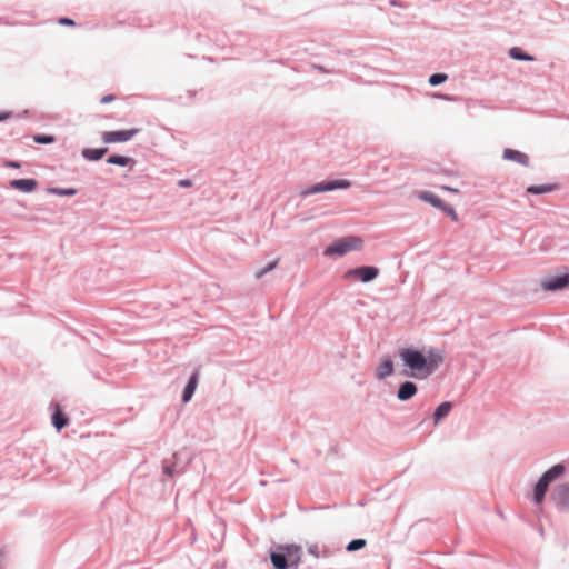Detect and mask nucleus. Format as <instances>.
Segmentation results:
<instances>
[{
  "label": "nucleus",
  "instance_id": "21",
  "mask_svg": "<svg viewBox=\"0 0 569 569\" xmlns=\"http://www.w3.org/2000/svg\"><path fill=\"white\" fill-rule=\"evenodd\" d=\"M52 425L57 428V430H61L68 425V419L62 415L60 410H57L52 415Z\"/></svg>",
  "mask_w": 569,
  "mask_h": 569
},
{
  "label": "nucleus",
  "instance_id": "22",
  "mask_svg": "<svg viewBox=\"0 0 569 569\" xmlns=\"http://www.w3.org/2000/svg\"><path fill=\"white\" fill-rule=\"evenodd\" d=\"M47 192L56 196L71 197L77 194L78 191L74 188H49Z\"/></svg>",
  "mask_w": 569,
  "mask_h": 569
},
{
  "label": "nucleus",
  "instance_id": "25",
  "mask_svg": "<svg viewBox=\"0 0 569 569\" xmlns=\"http://www.w3.org/2000/svg\"><path fill=\"white\" fill-rule=\"evenodd\" d=\"M448 79V76L445 73H433L429 77V83L432 87L439 86L443 83Z\"/></svg>",
  "mask_w": 569,
  "mask_h": 569
},
{
  "label": "nucleus",
  "instance_id": "16",
  "mask_svg": "<svg viewBox=\"0 0 569 569\" xmlns=\"http://www.w3.org/2000/svg\"><path fill=\"white\" fill-rule=\"evenodd\" d=\"M419 199H421L425 202L430 203L431 206H433L438 209H442V207L445 204V202L440 198H438L435 193L429 192V191L421 192L419 194Z\"/></svg>",
  "mask_w": 569,
  "mask_h": 569
},
{
  "label": "nucleus",
  "instance_id": "11",
  "mask_svg": "<svg viewBox=\"0 0 569 569\" xmlns=\"http://www.w3.org/2000/svg\"><path fill=\"white\" fill-rule=\"evenodd\" d=\"M393 370L395 368L392 360L390 358H385L376 368V378L379 380H385L393 373Z\"/></svg>",
  "mask_w": 569,
  "mask_h": 569
},
{
  "label": "nucleus",
  "instance_id": "3",
  "mask_svg": "<svg viewBox=\"0 0 569 569\" xmlns=\"http://www.w3.org/2000/svg\"><path fill=\"white\" fill-rule=\"evenodd\" d=\"M362 244V240L357 237H345L336 240L330 246H328L323 254L327 257H342L346 253L359 249Z\"/></svg>",
  "mask_w": 569,
  "mask_h": 569
},
{
  "label": "nucleus",
  "instance_id": "14",
  "mask_svg": "<svg viewBox=\"0 0 569 569\" xmlns=\"http://www.w3.org/2000/svg\"><path fill=\"white\" fill-rule=\"evenodd\" d=\"M452 409L450 401H443L440 403L433 412V423L438 425L443 418H446Z\"/></svg>",
  "mask_w": 569,
  "mask_h": 569
},
{
  "label": "nucleus",
  "instance_id": "34",
  "mask_svg": "<svg viewBox=\"0 0 569 569\" xmlns=\"http://www.w3.org/2000/svg\"><path fill=\"white\" fill-rule=\"evenodd\" d=\"M164 472L168 475V476H171L173 473V469L172 467H166L164 468Z\"/></svg>",
  "mask_w": 569,
  "mask_h": 569
},
{
  "label": "nucleus",
  "instance_id": "2",
  "mask_svg": "<svg viewBox=\"0 0 569 569\" xmlns=\"http://www.w3.org/2000/svg\"><path fill=\"white\" fill-rule=\"evenodd\" d=\"M566 471V468L563 465L558 463L552 466L550 469L545 471L542 476L539 478L538 482L536 483L533 488V496L532 500L536 505H541L545 500L547 490L549 485L561 477Z\"/></svg>",
  "mask_w": 569,
  "mask_h": 569
},
{
  "label": "nucleus",
  "instance_id": "6",
  "mask_svg": "<svg viewBox=\"0 0 569 569\" xmlns=\"http://www.w3.org/2000/svg\"><path fill=\"white\" fill-rule=\"evenodd\" d=\"M569 286V272L560 273V274H549L546 276L540 281V287L545 291H559L563 290Z\"/></svg>",
  "mask_w": 569,
  "mask_h": 569
},
{
  "label": "nucleus",
  "instance_id": "18",
  "mask_svg": "<svg viewBox=\"0 0 569 569\" xmlns=\"http://www.w3.org/2000/svg\"><path fill=\"white\" fill-rule=\"evenodd\" d=\"M555 188H556V186L555 184H550V183L540 184V186H530L527 189V193L543 194V193H548V192L553 191Z\"/></svg>",
  "mask_w": 569,
  "mask_h": 569
},
{
  "label": "nucleus",
  "instance_id": "32",
  "mask_svg": "<svg viewBox=\"0 0 569 569\" xmlns=\"http://www.w3.org/2000/svg\"><path fill=\"white\" fill-rule=\"evenodd\" d=\"M114 99L113 96L109 94V96H104L101 98V103H108V102H111L112 100Z\"/></svg>",
  "mask_w": 569,
  "mask_h": 569
},
{
  "label": "nucleus",
  "instance_id": "33",
  "mask_svg": "<svg viewBox=\"0 0 569 569\" xmlns=\"http://www.w3.org/2000/svg\"><path fill=\"white\" fill-rule=\"evenodd\" d=\"M11 117L10 112H0V122L9 119Z\"/></svg>",
  "mask_w": 569,
  "mask_h": 569
},
{
  "label": "nucleus",
  "instance_id": "4",
  "mask_svg": "<svg viewBox=\"0 0 569 569\" xmlns=\"http://www.w3.org/2000/svg\"><path fill=\"white\" fill-rule=\"evenodd\" d=\"M350 187H351V182L347 179L321 181L319 183H316L313 186H310V187L301 190L300 194L302 197H307V196L320 193V192H329V191H335L338 189H348Z\"/></svg>",
  "mask_w": 569,
  "mask_h": 569
},
{
  "label": "nucleus",
  "instance_id": "20",
  "mask_svg": "<svg viewBox=\"0 0 569 569\" xmlns=\"http://www.w3.org/2000/svg\"><path fill=\"white\" fill-rule=\"evenodd\" d=\"M271 562L276 569H287V558L283 553L273 552L271 553Z\"/></svg>",
  "mask_w": 569,
  "mask_h": 569
},
{
  "label": "nucleus",
  "instance_id": "1",
  "mask_svg": "<svg viewBox=\"0 0 569 569\" xmlns=\"http://www.w3.org/2000/svg\"><path fill=\"white\" fill-rule=\"evenodd\" d=\"M398 355L403 367L402 375L418 380L432 376L445 361V351L436 347L401 348Z\"/></svg>",
  "mask_w": 569,
  "mask_h": 569
},
{
  "label": "nucleus",
  "instance_id": "17",
  "mask_svg": "<svg viewBox=\"0 0 569 569\" xmlns=\"http://www.w3.org/2000/svg\"><path fill=\"white\" fill-rule=\"evenodd\" d=\"M509 57L511 59H515V60H519V61H535V57L533 56H530L528 53H525L521 51L520 48L518 47H512L510 50H509Z\"/></svg>",
  "mask_w": 569,
  "mask_h": 569
},
{
  "label": "nucleus",
  "instance_id": "13",
  "mask_svg": "<svg viewBox=\"0 0 569 569\" xmlns=\"http://www.w3.org/2000/svg\"><path fill=\"white\" fill-rule=\"evenodd\" d=\"M197 386H198V373L194 372L190 377L187 386L184 387L183 393H182V401L184 403H187V402H189L191 400V398L193 397L194 391L197 389Z\"/></svg>",
  "mask_w": 569,
  "mask_h": 569
},
{
  "label": "nucleus",
  "instance_id": "30",
  "mask_svg": "<svg viewBox=\"0 0 569 569\" xmlns=\"http://www.w3.org/2000/svg\"><path fill=\"white\" fill-rule=\"evenodd\" d=\"M178 186L181 188H189L192 186V181L189 179H182L178 181Z\"/></svg>",
  "mask_w": 569,
  "mask_h": 569
},
{
  "label": "nucleus",
  "instance_id": "23",
  "mask_svg": "<svg viewBox=\"0 0 569 569\" xmlns=\"http://www.w3.org/2000/svg\"><path fill=\"white\" fill-rule=\"evenodd\" d=\"M307 550H308V553L313 556L315 558L329 557L331 555L327 549H323L322 551H320V548L318 545H309Z\"/></svg>",
  "mask_w": 569,
  "mask_h": 569
},
{
  "label": "nucleus",
  "instance_id": "12",
  "mask_svg": "<svg viewBox=\"0 0 569 569\" xmlns=\"http://www.w3.org/2000/svg\"><path fill=\"white\" fill-rule=\"evenodd\" d=\"M503 159L518 162L522 166H528L529 162L528 156L526 153L509 148L505 149Z\"/></svg>",
  "mask_w": 569,
  "mask_h": 569
},
{
  "label": "nucleus",
  "instance_id": "5",
  "mask_svg": "<svg viewBox=\"0 0 569 569\" xmlns=\"http://www.w3.org/2000/svg\"><path fill=\"white\" fill-rule=\"evenodd\" d=\"M550 500L560 512H569V483L556 485L551 490Z\"/></svg>",
  "mask_w": 569,
  "mask_h": 569
},
{
  "label": "nucleus",
  "instance_id": "24",
  "mask_svg": "<svg viewBox=\"0 0 569 569\" xmlns=\"http://www.w3.org/2000/svg\"><path fill=\"white\" fill-rule=\"evenodd\" d=\"M366 545L367 541L365 539H355L347 545L346 549L348 552H355L366 547Z\"/></svg>",
  "mask_w": 569,
  "mask_h": 569
},
{
  "label": "nucleus",
  "instance_id": "15",
  "mask_svg": "<svg viewBox=\"0 0 569 569\" xmlns=\"http://www.w3.org/2000/svg\"><path fill=\"white\" fill-rule=\"evenodd\" d=\"M107 151H108L107 148H100V149L86 148L82 150V157L90 161H98L106 154Z\"/></svg>",
  "mask_w": 569,
  "mask_h": 569
},
{
  "label": "nucleus",
  "instance_id": "8",
  "mask_svg": "<svg viewBox=\"0 0 569 569\" xmlns=\"http://www.w3.org/2000/svg\"><path fill=\"white\" fill-rule=\"evenodd\" d=\"M379 274V269L372 266H365L351 269L346 272V277H355L360 279L362 282H370L375 280Z\"/></svg>",
  "mask_w": 569,
  "mask_h": 569
},
{
  "label": "nucleus",
  "instance_id": "10",
  "mask_svg": "<svg viewBox=\"0 0 569 569\" xmlns=\"http://www.w3.org/2000/svg\"><path fill=\"white\" fill-rule=\"evenodd\" d=\"M38 182L34 179H16L10 181V187L24 193H31L36 190Z\"/></svg>",
  "mask_w": 569,
  "mask_h": 569
},
{
  "label": "nucleus",
  "instance_id": "31",
  "mask_svg": "<svg viewBox=\"0 0 569 569\" xmlns=\"http://www.w3.org/2000/svg\"><path fill=\"white\" fill-rule=\"evenodd\" d=\"M4 166L8 167V168H14V169H18L21 167V164L17 161H12V160H8L4 162Z\"/></svg>",
  "mask_w": 569,
  "mask_h": 569
},
{
  "label": "nucleus",
  "instance_id": "9",
  "mask_svg": "<svg viewBox=\"0 0 569 569\" xmlns=\"http://www.w3.org/2000/svg\"><path fill=\"white\" fill-rule=\"evenodd\" d=\"M417 392V385L412 381L407 380L399 386V389L397 391V398L400 401H408L411 398H413Z\"/></svg>",
  "mask_w": 569,
  "mask_h": 569
},
{
  "label": "nucleus",
  "instance_id": "35",
  "mask_svg": "<svg viewBox=\"0 0 569 569\" xmlns=\"http://www.w3.org/2000/svg\"><path fill=\"white\" fill-rule=\"evenodd\" d=\"M441 188H442L443 190H448V191H451V192H458V190H457V189H453V188L448 187V186H442Z\"/></svg>",
  "mask_w": 569,
  "mask_h": 569
},
{
  "label": "nucleus",
  "instance_id": "7",
  "mask_svg": "<svg viewBox=\"0 0 569 569\" xmlns=\"http://www.w3.org/2000/svg\"><path fill=\"white\" fill-rule=\"evenodd\" d=\"M139 129H128L119 131H106L102 134L104 143L127 142L138 134Z\"/></svg>",
  "mask_w": 569,
  "mask_h": 569
},
{
  "label": "nucleus",
  "instance_id": "27",
  "mask_svg": "<svg viewBox=\"0 0 569 569\" xmlns=\"http://www.w3.org/2000/svg\"><path fill=\"white\" fill-rule=\"evenodd\" d=\"M54 140L56 139L53 136L36 134L33 137V141L36 143H40V144H49V143L54 142Z\"/></svg>",
  "mask_w": 569,
  "mask_h": 569
},
{
  "label": "nucleus",
  "instance_id": "19",
  "mask_svg": "<svg viewBox=\"0 0 569 569\" xmlns=\"http://www.w3.org/2000/svg\"><path fill=\"white\" fill-rule=\"evenodd\" d=\"M107 162L109 164H116V166L126 167V166H128L131 162L133 163L134 161H133L132 158H129V157L113 154V156H110L107 159Z\"/></svg>",
  "mask_w": 569,
  "mask_h": 569
},
{
  "label": "nucleus",
  "instance_id": "26",
  "mask_svg": "<svg viewBox=\"0 0 569 569\" xmlns=\"http://www.w3.org/2000/svg\"><path fill=\"white\" fill-rule=\"evenodd\" d=\"M278 264V259L271 261L270 263H268L264 268L258 270L256 272V278L257 279H261L263 276H266L268 272L272 271Z\"/></svg>",
  "mask_w": 569,
  "mask_h": 569
},
{
  "label": "nucleus",
  "instance_id": "28",
  "mask_svg": "<svg viewBox=\"0 0 569 569\" xmlns=\"http://www.w3.org/2000/svg\"><path fill=\"white\" fill-rule=\"evenodd\" d=\"M441 210L447 212L453 220H457L456 211L451 206L445 203Z\"/></svg>",
  "mask_w": 569,
  "mask_h": 569
},
{
  "label": "nucleus",
  "instance_id": "29",
  "mask_svg": "<svg viewBox=\"0 0 569 569\" xmlns=\"http://www.w3.org/2000/svg\"><path fill=\"white\" fill-rule=\"evenodd\" d=\"M58 22H59V24H62V26H74L76 24V22L70 18H60L58 20Z\"/></svg>",
  "mask_w": 569,
  "mask_h": 569
}]
</instances>
